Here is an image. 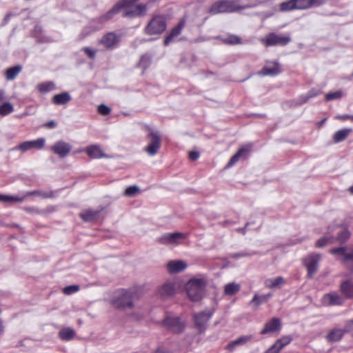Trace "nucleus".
Returning <instances> with one entry per match:
<instances>
[{"label": "nucleus", "mask_w": 353, "mask_h": 353, "mask_svg": "<svg viewBox=\"0 0 353 353\" xmlns=\"http://www.w3.org/2000/svg\"><path fill=\"white\" fill-rule=\"evenodd\" d=\"M37 89L41 94H46L54 90L55 84L52 81L43 82L37 85Z\"/></svg>", "instance_id": "obj_37"}, {"label": "nucleus", "mask_w": 353, "mask_h": 353, "mask_svg": "<svg viewBox=\"0 0 353 353\" xmlns=\"http://www.w3.org/2000/svg\"><path fill=\"white\" fill-rule=\"evenodd\" d=\"M31 143L32 148H37L38 150H41L43 148L45 145V139L43 138H39L34 141H30Z\"/></svg>", "instance_id": "obj_44"}, {"label": "nucleus", "mask_w": 353, "mask_h": 353, "mask_svg": "<svg viewBox=\"0 0 353 353\" xmlns=\"http://www.w3.org/2000/svg\"><path fill=\"white\" fill-rule=\"evenodd\" d=\"M345 300V299L342 294L340 295L336 292H332L323 295L322 303L326 306H340L344 303Z\"/></svg>", "instance_id": "obj_17"}, {"label": "nucleus", "mask_w": 353, "mask_h": 353, "mask_svg": "<svg viewBox=\"0 0 353 353\" xmlns=\"http://www.w3.org/2000/svg\"><path fill=\"white\" fill-rule=\"evenodd\" d=\"M97 110L100 114L103 115V116L108 115L111 112V109L109 107H108L107 105H103V104L99 105L98 106Z\"/></svg>", "instance_id": "obj_50"}, {"label": "nucleus", "mask_w": 353, "mask_h": 353, "mask_svg": "<svg viewBox=\"0 0 353 353\" xmlns=\"http://www.w3.org/2000/svg\"><path fill=\"white\" fill-rule=\"evenodd\" d=\"M352 130L351 128H343L336 131L332 137L333 142L338 143L345 141L350 134Z\"/></svg>", "instance_id": "obj_30"}, {"label": "nucleus", "mask_w": 353, "mask_h": 353, "mask_svg": "<svg viewBox=\"0 0 353 353\" xmlns=\"http://www.w3.org/2000/svg\"><path fill=\"white\" fill-rule=\"evenodd\" d=\"M223 42L228 45H237L242 43L241 39L239 36L234 34H230L223 39Z\"/></svg>", "instance_id": "obj_42"}, {"label": "nucleus", "mask_w": 353, "mask_h": 353, "mask_svg": "<svg viewBox=\"0 0 353 353\" xmlns=\"http://www.w3.org/2000/svg\"><path fill=\"white\" fill-rule=\"evenodd\" d=\"M5 92L3 90H0V103L4 99Z\"/></svg>", "instance_id": "obj_62"}, {"label": "nucleus", "mask_w": 353, "mask_h": 353, "mask_svg": "<svg viewBox=\"0 0 353 353\" xmlns=\"http://www.w3.org/2000/svg\"><path fill=\"white\" fill-rule=\"evenodd\" d=\"M40 196L43 199L52 198L54 196V192L52 190L45 191V192L34 190V191H30V192H26L22 196H26V199L28 196Z\"/></svg>", "instance_id": "obj_36"}, {"label": "nucleus", "mask_w": 353, "mask_h": 353, "mask_svg": "<svg viewBox=\"0 0 353 353\" xmlns=\"http://www.w3.org/2000/svg\"><path fill=\"white\" fill-rule=\"evenodd\" d=\"M343 336V329L334 328L327 334L326 339L329 342H337L341 341Z\"/></svg>", "instance_id": "obj_33"}, {"label": "nucleus", "mask_w": 353, "mask_h": 353, "mask_svg": "<svg viewBox=\"0 0 353 353\" xmlns=\"http://www.w3.org/2000/svg\"><path fill=\"white\" fill-rule=\"evenodd\" d=\"M79 290V286L77 285H72L63 288V292L65 294H71Z\"/></svg>", "instance_id": "obj_49"}, {"label": "nucleus", "mask_w": 353, "mask_h": 353, "mask_svg": "<svg viewBox=\"0 0 353 353\" xmlns=\"http://www.w3.org/2000/svg\"><path fill=\"white\" fill-rule=\"evenodd\" d=\"M321 2L318 0H288L279 5V10L288 12L293 10H307L313 6H319Z\"/></svg>", "instance_id": "obj_2"}, {"label": "nucleus", "mask_w": 353, "mask_h": 353, "mask_svg": "<svg viewBox=\"0 0 353 353\" xmlns=\"http://www.w3.org/2000/svg\"><path fill=\"white\" fill-rule=\"evenodd\" d=\"M249 225V223L247 222L246 224L245 225V226L243 228H237L236 229V231L238 232H241L243 234H245V230L246 228H248V226Z\"/></svg>", "instance_id": "obj_58"}, {"label": "nucleus", "mask_w": 353, "mask_h": 353, "mask_svg": "<svg viewBox=\"0 0 353 353\" xmlns=\"http://www.w3.org/2000/svg\"><path fill=\"white\" fill-rule=\"evenodd\" d=\"M339 290L345 299H353V281H343L339 285Z\"/></svg>", "instance_id": "obj_22"}, {"label": "nucleus", "mask_w": 353, "mask_h": 353, "mask_svg": "<svg viewBox=\"0 0 353 353\" xmlns=\"http://www.w3.org/2000/svg\"><path fill=\"white\" fill-rule=\"evenodd\" d=\"M167 28V21L164 15L154 14L144 28V33L149 36L159 37Z\"/></svg>", "instance_id": "obj_1"}, {"label": "nucleus", "mask_w": 353, "mask_h": 353, "mask_svg": "<svg viewBox=\"0 0 353 353\" xmlns=\"http://www.w3.org/2000/svg\"><path fill=\"white\" fill-rule=\"evenodd\" d=\"M99 214V210L88 209L82 212L79 216L83 221H92L98 218V214Z\"/></svg>", "instance_id": "obj_34"}, {"label": "nucleus", "mask_w": 353, "mask_h": 353, "mask_svg": "<svg viewBox=\"0 0 353 353\" xmlns=\"http://www.w3.org/2000/svg\"><path fill=\"white\" fill-rule=\"evenodd\" d=\"M44 127L47 128H54L57 126V123L54 121H48L47 123H46L44 125H43Z\"/></svg>", "instance_id": "obj_56"}, {"label": "nucleus", "mask_w": 353, "mask_h": 353, "mask_svg": "<svg viewBox=\"0 0 353 353\" xmlns=\"http://www.w3.org/2000/svg\"><path fill=\"white\" fill-rule=\"evenodd\" d=\"M83 51L86 54V55H88V57H90V59H94L95 57V51L90 49V48L88 47H84L83 48Z\"/></svg>", "instance_id": "obj_52"}, {"label": "nucleus", "mask_w": 353, "mask_h": 353, "mask_svg": "<svg viewBox=\"0 0 353 353\" xmlns=\"http://www.w3.org/2000/svg\"><path fill=\"white\" fill-rule=\"evenodd\" d=\"M326 119H326V118H325V119H323V120H321V121H319V122L318 123V127H319V128H321V127L324 124V123L325 122Z\"/></svg>", "instance_id": "obj_64"}, {"label": "nucleus", "mask_w": 353, "mask_h": 353, "mask_svg": "<svg viewBox=\"0 0 353 353\" xmlns=\"http://www.w3.org/2000/svg\"><path fill=\"white\" fill-rule=\"evenodd\" d=\"M185 24L186 18L183 17L180 19L178 23L170 30L168 35L165 37L163 41L164 45H169L170 42L174 40V39L179 36L181 33L182 30L184 28Z\"/></svg>", "instance_id": "obj_18"}, {"label": "nucleus", "mask_w": 353, "mask_h": 353, "mask_svg": "<svg viewBox=\"0 0 353 353\" xmlns=\"http://www.w3.org/2000/svg\"><path fill=\"white\" fill-rule=\"evenodd\" d=\"M21 70L22 66L20 65L8 68L4 72L5 77L8 81H12L16 79Z\"/></svg>", "instance_id": "obj_32"}, {"label": "nucleus", "mask_w": 353, "mask_h": 353, "mask_svg": "<svg viewBox=\"0 0 353 353\" xmlns=\"http://www.w3.org/2000/svg\"><path fill=\"white\" fill-rule=\"evenodd\" d=\"M74 330L70 327L63 328L59 333L60 339L63 341H70L74 338Z\"/></svg>", "instance_id": "obj_39"}, {"label": "nucleus", "mask_w": 353, "mask_h": 353, "mask_svg": "<svg viewBox=\"0 0 353 353\" xmlns=\"http://www.w3.org/2000/svg\"><path fill=\"white\" fill-rule=\"evenodd\" d=\"M199 157V152L196 151H191L189 152V158L192 160L195 161L198 159Z\"/></svg>", "instance_id": "obj_55"}, {"label": "nucleus", "mask_w": 353, "mask_h": 353, "mask_svg": "<svg viewBox=\"0 0 353 353\" xmlns=\"http://www.w3.org/2000/svg\"><path fill=\"white\" fill-rule=\"evenodd\" d=\"M252 339V335L241 336L236 340L230 341L226 346V349L232 352L238 345H242L250 341Z\"/></svg>", "instance_id": "obj_27"}, {"label": "nucleus", "mask_w": 353, "mask_h": 353, "mask_svg": "<svg viewBox=\"0 0 353 353\" xmlns=\"http://www.w3.org/2000/svg\"><path fill=\"white\" fill-rule=\"evenodd\" d=\"M134 3H132L128 7L123 8L125 9L122 14L123 17L127 18H134L137 17H142L147 12V6L145 4H139L136 6H133Z\"/></svg>", "instance_id": "obj_16"}, {"label": "nucleus", "mask_w": 353, "mask_h": 353, "mask_svg": "<svg viewBox=\"0 0 353 353\" xmlns=\"http://www.w3.org/2000/svg\"><path fill=\"white\" fill-rule=\"evenodd\" d=\"M136 293L132 291L122 290L119 296L112 300L113 305L118 309H132Z\"/></svg>", "instance_id": "obj_6"}, {"label": "nucleus", "mask_w": 353, "mask_h": 353, "mask_svg": "<svg viewBox=\"0 0 353 353\" xmlns=\"http://www.w3.org/2000/svg\"><path fill=\"white\" fill-rule=\"evenodd\" d=\"M281 349L274 343L270 348H268L264 353H279Z\"/></svg>", "instance_id": "obj_53"}, {"label": "nucleus", "mask_w": 353, "mask_h": 353, "mask_svg": "<svg viewBox=\"0 0 353 353\" xmlns=\"http://www.w3.org/2000/svg\"><path fill=\"white\" fill-rule=\"evenodd\" d=\"M186 267V263L183 261H171L167 264L168 270L172 274L180 272Z\"/></svg>", "instance_id": "obj_25"}, {"label": "nucleus", "mask_w": 353, "mask_h": 353, "mask_svg": "<svg viewBox=\"0 0 353 353\" xmlns=\"http://www.w3.org/2000/svg\"><path fill=\"white\" fill-rule=\"evenodd\" d=\"M310 99V97H308L307 95H303L301 97V103H306L308 99Z\"/></svg>", "instance_id": "obj_60"}, {"label": "nucleus", "mask_w": 353, "mask_h": 353, "mask_svg": "<svg viewBox=\"0 0 353 353\" xmlns=\"http://www.w3.org/2000/svg\"><path fill=\"white\" fill-rule=\"evenodd\" d=\"M72 148V147L70 143L62 140L55 142L50 147L51 151L61 159L66 157L71 152Z\"/></svg>", "instance_id": "obj_15"}, {"label": "nucleus", "mask_w": 353, "mask_h": 353, "mask_svg": "<svg viewBox=\"0 0 353 353\" xmlns=\"http://www.w3.org/2000/svg\"><path fill=\"white\" fill-rule=\"evenodd\" d=\"M234 12L254 8L261 3L259 0H232Z\"/></svg>", "instance_id": "obj_21"}, {"label": "nucleus", "mask_w": 353, "mask_h": 353, "mask_svg": "<svg viewBox=\"0 0 353 353\" xmlns=\"http://www.w3.org/2000/svg\"><path fill=\"white\" fill-rule=\"evenodd\" d=\"M121 41V35L114 32H108L103 35L99 41V44L102 45L108 50L115 48Z\"/></svg>", "instance_id": "obj_13"}, {"label": "nucleus", "mask_w": 353, "mask_h": 353, "mask_svg": "<svg viewBox=\"0 0 353 353\" xmlns=\"http://www.w3.org/2000/svg\"><path fill=\"white\" fill-rule=\"evenodd\" d=\"M336 118L337 119L341 120V121L350 120V121H353V115H350V114L339 115Z\"/></svg>", "instance_id": "obj_54"}, {"label": "nucleus", "mask_w": 353, "mask_h": 353, "mask_svg": "<svg viewBox=\"0 0 353 353\" xmlns=\"http://www.w3.org/2000/svg\"><path fill=\"white\" fill-rule=\"evenodd\" d=\"M335 230V243L339 242L341 244H343L349 240L351 233L347 228L336 226Z\"/></svg>", "instance_id": "obj_24"}, {"label": "nucleus", "mask_w": 353, "mask_h": 353, "mask_svg": "<svg viewBox=\"0 0 353 353\" xmlns=\"http://www.w3.org/2000/svg\"><path fill=\"white\" fill-rule=\"evenodd\" d=\"M330 253L334 255H342L343 256V262L345 261V254H347L348 252H346V247L341 246L339 248H334L330 250Z\"/></svg>", "instance_id": "obj_43"}, {"label": "nucleus", "mask_w": 353, "mask_h": 353, "mask_svg": "<svg viewBox=\"0 0 353 353\" xmlns=\"http://www.w3.org/2000/svg\"><path fill=\"white\" fill-rule=\"evenodd\" d=\"M163 325L174 334L181 333L185 329V323L176 316H166L163 321Z\"/></svg>", "instance_id": "obj_11"}, {"label": "nucleus", "mask_w": 353, "mask_h": 353, "mask_svg": "<svg viewBox=\"0 0 353 353\" xmlns=\"http://www.w3.org/2000/svg\"><path fill=\"white\" fill-rule=\"evenodd\" d=\"M272 296V294L271 293H268L261 296H258V294H255L253 299H252L251 303H253L256 307H258L261 303L267 302Z\"/></svg>", "instance_id": "obj_40"}, {"label": "nucleus", "mask_w": 353, "mask_h": 353, "mask_svg": "<svg viewBox=\"0 0 353 353\" xmlns=\"http://www.w3.org/2000/svg\"><path fill=\"white\" fill-rule=\"evenodd\" d=\"M72 97L70 94L68 92H65L58 94H55L52 98V102L53 104L57 105H65L69 101H70Z\"/></svg>", "instance_id": "obj_28"}, {"label": "nucleus", "mask_w": 353, "mask_h": 353, "mask_svg": "<svg viewBox=\"0 0 353 353\" xmlns=\"http://www.w3.org/2000/svg\"><path fill=\"white\" fill-rule=\"evenodd\" d=\"M139 192L138 187L135 185L128 187L124 192V194L127 196H132L137 194Z\"/></svg>", "instance_id": "obj_47"}, {"label": "nucleus", "mask_w": 353, "mask_h": 353, "mask_svg": "<svg viewBox=\"0 0 353 353\" xmlns=\"http://www.w3.org/2000/svg\"><path fill=\"white\" fill-rule=\"evenodd\" d=\"M281 328V321L278 318H273L265 324L263 329L260 332L261 334H267L279 332Z\"/></svg>", "instance_id": "obj_20"}, {"label": "nucleus", "mask_w": 353, "mask_h": 353, "mask_svg": "<svg viewBox=\"0 0 353 353\" xmlns=\"http://www.w3.org/2000/svg\"><path fill=\"white\" fill-rule=\"evenodd\" d=\"M248 255L249 254H247L246 252H241V253L235 254L234 255V258H238V257L246 256H248Z\"/></svg>", "instance_id": "obj_61"}, {"label": "nucleus", "mask_w": 353, "mask_h": 353, "mask_svg": "<svg viewBox=\"0 0 353 353\" xmlns=\"http://www.w3.org/2000/svg\"><path fill=\"white\" fill-rule=\"evenodd\" d=\"M188 234L183 232L166 233L157 239V242L165 245H178L187 238Z\"/></svg>", "instance_id": "obj_8"}, {"label": "nucleus", "mask_w": 353, "mask_h": 353, "mask_svg": "<svg viewBox=\"0 0 353 353\" xmlns=\"http://www.w3.org/2000/svg\"><path fill=\"white\" fill-rule=\"evenodd\" d=\"M321 256L319 254L312 253L303 259V264L307 270V276L312 278L318 270V263L321 260Z\"/></svg>", "instance_id": "obj_12"}, {"label": "nucleus", "mask_w": 353, "mask_h": 353, "mask_svg": "<svg viewBox=\"0 0 353 353\" xmlns=\"http://www.w3.org/2000/svg\"><path fill=\"white\" fill-rule=\"evenodd\" d=\"M232 0H219L212 4L208 12L212 14H217L224 12H234Z\"/></svg>", "instance_id": "obj_9"}, {"label": "nucleus", "mask_w": 353, "mask_h": 353, "mask_svg": "<svg viewBox=\"0 0 353 353\" xmlns=\"http://www.w3.org/2000/svg\"><path fill=\"white\" fill-rule=\"evenodd\" d=\"M26 199V196H10L0 194V202L7 203H21Z\"/></svg>", "instance_id": "obj_35"}, {"label": "nucleus", "mask_w": 353, "mask_h": 353, "mask_svg": "<svg viewBox=\"0 0 353 353\" xmlns=\"http://www.w3.org/2000/svg\"><path fill=\"white\" fill-rule=\"evenodd\" d=\"M16 149H18V150H21L22 152H26L27 150H29L30 149H32V146H31V143H30V141H24L21 143H20L17 148Z\"/></svg>", "instance_id": "obj_51"}, {"label": "nucleus", "mask_w": 353, "mask_h": 353, "mask_svg": "<svg viewBox=\"0 0 353 353\" xmlns=\"http://www.w3.org/2000/svg\"><path fill=\"white\" fill-rule=\"evenodd\" d=\"M281 72V65L277 61H268L262 69L258 72V74L261 76L276 77Z\"/></svg>", "instance_id": "obj_14"}, {"label": "nucleus", "mask_w": 353, "mask_h": 353, "mask_svg": "<svg viewBox=\"0 0 353 353\" xmlns=\"http://www.w3.org/2000/svg\"><path fill=\"white\" fill-rule=\"evenodd\" d=\"M174 286L172 283H165L159 290V294L163 299H166L174 294Z\"/></svg>", "instance_id": "obj_29"}, {"label": "nucleus", "mask_w": 353, "mask_h": 353, "mask_svg": "<svg viewBox=\"0 0 353 353\" xmlns=\"http://www.w3.org/2000/svg\"><path fill=\"white\" fill-rule=\"evenodd\" d=\"M205 282L203 279H192L187 285V294L192 301L201 299L205 289Z\"/></svg>", "instance_id": "obj_4"}, {"label": "nucleus", "mask_w": 353, "mask_h": 353, "mask_svg": "<svg viewBox=\"0 0 353 353\" xmlns=\"http://www.w3.org/2000/svg\"><path fill=\"white\" fill-rule=\"evenodd\" d=\"M285 283V280L282 276H277L276 278L268 279L265 281V286L269 289L274 290L280 288L283 284Z\"/></svg>", "instance_id": "obj_26"}, {"label": "nucleus", "mask_w": 353, "mask_h": 353, "mask_svg": "<svg viewBox=\"0 0 353 353\" xmlns=\"http://www.w3.org/2000/svg\"><path fill=\"white\" fill-rule=\"evenodd\" d=\"M4 332V327L2 325V321L0 320V334H2Z\"/></svg>", "instance_id": "obj_63"}, {"label": "nucleus", "mask_w": 353, "mask_h": 353, "mask_svg": "<svg viewBox=\"0 0 353 353\" xmlns=\"http://www.w3.org/2000/svg\"><path fill=\"white\" fill-rule=\"evenodd\" d=\"M14 111V107L10 102H4L0 105V116L5 117Z\"/></svg>", "instance_id": "obj_41"}, {"label": "nucleus", "mask_w": 353, "mask_h": 353, "mask_svg": "<svg viewBox=\"0 0 353 353\" xmlns=\"http://www.w3.org/2000/svg\"><path fill=\"white\" fill-rule=\"evenodd\" d=\"M343 96V93L341 91H336L333 92H329L325 94V99L326 101H332L334 99H341Z\"/></svg>", "instance_id": "obj_45"}, {"label": "nucleus", "mask_w": 353, "mask_h": 353, "mask_svg": "<svg viewBox=\"0 0 353 353\" xmlns=\"http://www.w3.org/2000/svg\"><path fill=\"white\" fill-rule=\"evenodd\" d=\"M148 134L147 140L148 143L144 150L148 155L152 157L157 154L161 147V135L157 130H154L150 127H147Z\"/></svg>", "instance_id": "obj_3"}, {"label": "nucleus", "mask_w": 353, "mask_h": 353, "mask_svg": "<svg viewBox=\"0 0 353 353\" xmlns=\"http://www.w3.org/2000/svg\"><path fill=\"white\" fill-rule=\"evenodd\" d=\"M344 334L345 333L350 334L353 337V320L346 321L345 327L343 329Z\"/></svg>", "instance_id": "obj_48"}, {"label": "nucleus", "mask_w": 353, "mask_h": 353, "mask_svg": "<svg viewBox=\"0 0 353 353\" xmlns=\"http://www.w3.org/2000/svg\"><path fill=\"white\" fill-rule=\"evenodd\" d=\"M353 261V248L350 252L345 254V261Z\"/></svg>", "instance_id": "obj_57"}, {"label": "nucleus", "mask_w": 353, "mask_h": 353, "mask_svg": "<svg viewBox=\"0 0 353 353\" xmlns=\"http://www.w3.org/2000/svg\"><path fill=\"white\" fill-rule=\"evenodd\" d=\"M212 310H205L203 312L195 313L193 315L194 325L200 333L203 332L205 330L206 325L212 316Z\"/></svg>", "instance_id": "obj_10"}, {"label": "nucleus", "mask_w": 353, "mask_h": 353, "mask_svg": "<svg viewBox=\"0 0 353 353\" xmlns=\"http://www.w3.org/2000/svg\"><path fill=\"white\" fill-rule=\"evenodd\" d=\"M335 243L334 234H332L330 232H328L327 234L316 242V247L322 248L328 244Z\"/></svg>", "instance_id": "obj_31"}, {"label": "nucleus", "mask_w": 353, "mask_h": 353, "mask_svg": "<svg viewBox=\"0 0 353 353\" xmlns=\"http://www.w3.org/2000/svg\"><path fill=\"white\" fill-rule=\"evenodd\" d=\"M84 151L90 159H101L105 157L100 145L97 144L87 146Z\"/></svg>", "instance_id": "obj_23"}, {"label": "nucleus", "mask_w": 353, "mask_h": 353, "mask_svg": "<svg viewBox=\"0 0 353 353\" xmlns=\"http://www.w3.org/2000/svg\"><path fill=\"white\" fill-rule=\"evenodd\" d=\"M291 41V37L289 34H278L274 32L268 33L265 37L261 39V42L265 47L281 46H285Z\"/></svg>", "instance_id": "obj_7"}, {"label": "nucleus", "mask_w": 353, "mask_h": 353, "mask_svg": "<svg viewBox=\"0 0 353 353\" xmlns=\"http://www.w3.org/2000/svg\"><path fill=\"white\" fill-rule=\"evenodd\" d=\"M252 148V143H248L241 146L237 152L230 159L226 168H230L236 163L241 158L245 159Z\"/></svg>", "instance_id": "obj_19"}, {"label": "nucleus", "mask_w": 353, "mask_h": 353, "mask_svg": "<svg viewBox=\"0 0 353 353\" xmlns=\"http://www.w3.org/2000/svg\"><path fill=\"white\" fill-rule=\"evenodd\" d=\"M138 1L139 0H120L110 10L97 17L95 21L99 23H104L111 20L115 15L119 14L123 8L128 7L132 3H134Z\"/></svg>", "instance_id": "obj_5"}, {"label": "nucleus", "mask_w": 353, "mask_h": 353, "mask_svg": "<svg viewBox=\"0 0 353 353\" xmlns=\"http://www.w3.org/2000/svg\"><path fill=\"white\" fill-rule=\"evenodd\" d=\"M308 97H310V99L312 97H316L318 95V92H316L315 90H310L308 94H307Z\"/></svg>", "instance_id": "obj_59"}, {"label": "nucleus", "mask_w": 353, "mask_h": 353, "mask_svg": "<svg viewBox=\"0 0 353 353\" xmlns=\"http://www.w3.org/2000/svg\"><path fill=\"white\" fill-rule=\"evenodd\" d=\"M240 285L236 283H228L224 287V294L228 296L234 295L240 290Z\"/></svg>", "instance_id": "obj_38"}, {"label": "nucleus", "mask_w": 353, "mask_h": 353, "mask_svg": "<svg viewBox=\"0 0 353 353\" xmlns=\"http://www.w3.org/2000/svg\"><path fill=\"white\" fill-rule=\"evenodd\" d=\"M292 341V339L290 336H284L281 339H277L275 343L279 347L281 350L285 345L289 344Z\"/></svg>", "instance_id": "obj_46"}]
</instances>
